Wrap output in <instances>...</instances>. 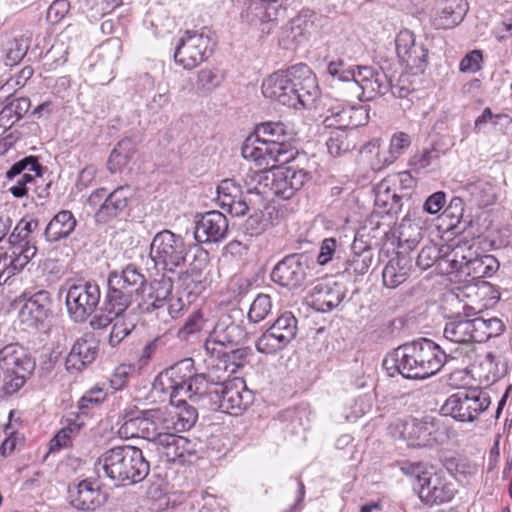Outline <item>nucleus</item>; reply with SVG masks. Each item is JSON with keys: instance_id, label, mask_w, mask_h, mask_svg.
<instances>
[{"instance_id": "obj_45", "label": "nucleus", "mask_w": 512, "mask_h": 512, "mask_svg": "<svg viewBox=\"0 0 512 512\" xmlns=\"http://www.w3.org/2000/svg\"><path fill=\"white\" fill-rule=\"evenodd\" d=\"M29 263L26 258L11 250L0 253V286L6 284L10 278L21 272Z\"/></svg>"}, {"instance_id": "obj_10", "label": "nucleus", "mask_w": 512, "mask_h": 512, "mask_svg": "<svg viewBox=\"0 0 512 512\" xmlns=\"http://www.w3.org/2000/svg\"><path fill=\"white\" fill-rule=\"evenodd\" d=\"M214 46L215 42L209 31L186 30L176 44L175 62L185 69H193L208 59Z\"/></svg>"}, {"instance_id": "obj_3", "label": "nucleus", "mask_w": 512, "mask_h": 512, "mask_svg": "<svg viewBox=\"0 0 512 512\" xmlns=\"http://www.w3.org/2000/svg\"><path fill=\"white\" fill-rule=\"evenodd\" d=\"M459 352V348L441 347L422 338L388 353L383 359V368L391 377L400 374L407 379H426L436 374L449 359H458Z\"/></svg>"}, {"instance_id": "obj_44", "label": "nucleus", "mask_w": 512, "mask_h": 512, "mask_svg": "<svg viewBox=\"0 0 512 512\" xmlns=\"http://www.w3.org/2000/svg\"><path fill=\"white\" fill-rule=\"evenodd\" d=\"M108 275L115 278V282H121L137 293L146 286L145 276L133 264H128L121 269L111 270Z\"/></svg>"}, {"instance_id": "obj_21", "label": "nucleus", "mask_w": 512, "mask_h": 512, "mask_svg": "<svg viewBox=\"0 0 512 512\" xmlns=\"http://www.w3.org/2000/svg\"><path fill=\"white\" fill-rule=\"evenodd\" d=\"M292 77L295 78V93L292 108H307L311 106L318 97V86L316 77L308 65L304 63L291 67Z\"/></svg>"}, {"instance_id": "obj_47", "label": "nucleus", "mask_w": 512, "mask_h": 512, "mask_svg": "<svg viewBox=\"0 0 512 512\" xmlns=\"http://www.w3.org/2000/svg\"><path fill=\"white\" fill-rule=\"evenodd\" d=\"M144 410L137 413H126L118 429L121 438L130 439L139 437L145 439Z\"/></svg>"}, {"instance_id": "obj_4", "label": "nucleus", "mask_w": 512, "mask_h": 512, "mask_svg": "<svg viewBox=\"0 0 512 512\" xmlns=\"http://www.w3.org/2000/svg\"><path fill=\"white\" fill-rule=\"evenodd\" d=\"M295 132L283 122H266L256 126L254 134L244 141L241 154L260 167L268 170L270 161L286 163L294 158L292 141Z\"/></svg>"}, {"instance_id": "obj_14", "label": "nucleus", "mask_w": 512, "mask_h": 512, "mask_svg": "<svg viewBox=\"0 0 512 512\" xmlns=\"http://www.w3.org/2000/svg\"><path fill=\"white\" fill-rule=\"evenodd\" d=\"M253 401L252 391L246 387L241 378H226L211 390V402L222 412L239 415Z\"/></svg>"}, {"instance_id": "obj_20", "label": "nucleus", "mask_w": 512, "mask_h": 512, "mask_svg": "<svg viewBox=\"0 0 512 512\" xmlns=\"http://www.w3.org/2000/svg\"><path fill=\"white\" fill-rule=\"evenodd\" d=\"M39 230V221L33 216L23 217L8 234L10 250L30 261L37 253L36 234Z\"/></svg>"}, {"instance_id": "obj_13", "label": "nucleus", "mask_w": 512, "mask_h": 512, "mask_svg": "<svg viewBox=\"0 0 512 512\" xmlns=\"http://www.w3.org/2000/svg\"><path fill=\"white\" fill-rule=\"evenodd\" d=\"M240 334L239 326L229 319L219 320L204 343V349L212 362L225 361V365H228L230 360L236 359L241 354L236 348ZM232 364H229V368Z\"/></svg>"}, {"instance_id": "obj_24", "label": "nucleus", "mask_w": 512, "mask_h": 512, "mask_svg": "<svg viewBox=\"0 0 512 512\" xmlns=\"http://www.w3.org/2000/svg\"><path fill=\"white\" fill-rule=\"evenodd\" d=\"M145 440L157 446L172 433H177L172 413L168 409L144 410Z\"/></svg>"}, {"instance_id": "obj_53", "label": "nucleus", "mask_w": 512, "mask_h": 512, "mask_svg": "<svg viewBox=\"0 0 512 512\" xmlns=\"http://www.w3.org/2000/svg\"><path fill=\"white\" fill-rule=\"evenodd\" d=\"M272 310V299L268 294H258L250 305L248 319L253 323L264 320Z\"/></svg>"}, {"instance_id": "obj_18", "label": "nucleus", "mask_w": 512, "mask_h": 512, "mask_svg": "<svg viewBox=\"0 0 512 512\" xmlns=\"http://www.w3.org/2000/svg\"><path fill=\"white\" fill-rule=\"evenodd\" d=\"M396 53L400 62L413 74L422 73L425 70L428 57V49L417 43L414 34L410 30H402L396 40Z\"/></svg>"}, {"instance_id": "obj_39", "label": "nucleus", "mask_w": 512, "mask_h": 512, "mask_svg": "<svg viewBox=\"0 0 512 512\" xmlns=\"http://www.w3.org/2000/svg\"><path fill=\"white\" fill-rule=\"evenodd\" d=\"M76 225L77 220L72 212L61 210L48 222L43 235L48 242H58L68 238Z\"/></svg>"}, {"instance_id": "obj_8", "label": "nucleus", "mask_w": 512, "mask_h": 512, "mask_svg": "<svg viewBox=\"0 0 512 512\" xmlns=\"http://www.w3.org/2000/svg\"><path fill=\"white\" fill-rule=\"evenodd\" d=\"M389 430L393 437L403 439L414 448L433 447L449 440L448 427L441 417L432 415L397 420Z\"/></svg>"}, {"instance_id": "obj_16", "label": "nucleus", "mask_w": 512, "mask_h": 512, "mask_svg": "<svg viewBox=\"0 0 512 512\" xmlns=\"http://www.w3.org/2000/svg\"><path fill=\"white\" fill-rule=\"evenodd\" d=\"M286 2L287 0H253L243 16L262 33L270 34L277 25L278 18L284 15Z\"/></svg>"}, {"instance_id": "obj_64", "label": "nucleus", "mask_w": 512, "mask_h": 512, "mask_svg": "<svg viewBox=\"0 0 512 512\" xmlns=\"http://www.w3.org/2000/svg\"><path fill=\"white\" fill-rule=\"evenodd\" d=\"M337 248V240L334 238H326L320 245V252L317 256V262L320 265H325L332 260Z\"/></svg>"}, {"instance_id": "obj_12", "label": "nucleus", "mask_w": 512, "mask_h": 512, "mask_svg": "<svg viewBox=\"0 0 512 512\" xmlns=\"http://www.w3.org/2000/svg\"><path fill=\"white\" fill-rule=\"evenodd\" d=\"M65 303L70 318L75 322H84L99 305L101 292L95 282L68 281L65 286Z\"/></svg>"}, {"instance_id": "obj_29", "label": "nucleus", "mask_w": 512, "mask_h": 512, "mask_svg": "<svg viewBox=\"0 0 512 512\" xmlns=\"http://www.w3.org/2000/svg\"><path fill=\"white\" fill-rule=\"evenodd\" d=\"M69 499L78 510L92 511L106 501V495L95 482L83 480L69 488Z\"/></svg>"}, {"instance_id": "obj_59", "label": "nucleus", "mask_w": 512, "mask_h": 512, "mask_svg": "<svg viewBox=\"0 0 512 512\" xmlns=\"http://www.w3.org/2000/svg\"><path fill=\"white\" fill-rule=\"evenodd\" d=\"M486 262H495V258L491 255L479 256L475 251V256L472 257L467 265L468 272H463V274L472 275L473 277L489 276V271H484V264Z\"/></svg>"}, {"instance_id": "obj_57", "label": "nucleus", "mask_w": 512, "mask_h": 512, "mask_svg": "<svg viewBox=\"0 0 512 512\" xmlns=\"http://www.w3.org/2000/svg\"><path fill=\"white\" fill-rule=\"evenodd\" d=\"M356 71L357 68L348 67L342 59L331 61L327 67V72L330 76L343 82L352 81Z\"/></svg>"}, {"instance_id": "obj_55", "label": "nucleus", "mask_w": 512, "mask_h": 512, "mask_svg": "<svg viewBox=\"0 0 512 512\" xmlns=\"http://www.w3.org/2000/svg\"><path fill=\"white\" fill-rule=\"evenodd\" d=\"M2 390L6 395L17 392L26 382L31 373H22L15 370L2 371Z\"/></svg>"}, {"instance_id": "obj_33", "label": "nucleus", "mask_w": 512, "mask_h": 512, "mask_svg": "<svg viewBox=\"0 0 512 512\" xmlns=\"http://www.w3.org/2000/svg\"><path fill=\"white\" fill-rule=\"evenodd\" d=\"M132 195L133 191L129 186H119L107 194L106 199L95 212L96 221L106 223L119 215L127 207Z\"/></svg>"}, {"instance_id": "obj_27", "label": "nucleus", "mask_w": 512, "mask_h": 512, "mask_svg": "<svg viewBox=\"0 0 512 512\" xmlns=\"http://www.w3.org/2000/svg\"><path fill=\"white\" fill-rule=\"evenodd\" d=\"M155 450L160 458L167 462L185 463L189 462L196 453V445L186 437L172 433L155 446Z\"/></svg>"}, {"instance_id": "obj_56", "label": "nucleus", "mask_w": 512, "mask_h": 512, "mask_svg": "<svg viewBox=\"0 0 512 512\" xmlns=\"http://www.w3.org/2000/svg\"><path fill=\"white\" fill-rule=\"evenodd\" d=\"M491 122L494 126L503 125L506 130H512V118L506 114H493L489 107L485 108L475 120V130H480L482 125Z\"/></svg>"}, {"instance_id": "obj_46", "label": "nucleus", "mask_w": 512, "mask_h": 512, "mask_svg": "<svg viewBox=\"0 0 512 512\" xmlns=\"http://www.w3.org/2000/svg\"><path fill=\"white\" fill-rule=\"evenodd\" d=\"M474 256L475 250L472 246L463 243L456 245L446 253L444 261L449 263L451 271L463 274V272H468L467 265Z\"/></svg>"}, {"instance_id": "obj_48", "label": "nucleus", "mask_w": 512, "mask_h": 512, "mask_svg": "<svg viewBox=\"0 0 512 512\" xmlns=\"http://www.w3.org/2000/svg\"><path fill=\"white\" fill-rule=\"evenodd\" d=\"M353 254L347 262L346 271L357 275H364L368 272L373 262V252L368 246L358 247L356 242L352 245Z\"/></svg>"}, {"instance_id": "obj_51", "label": "nucleus", "mask_w": 512, "mask_h": 512, "mask_svg": "<svg viewBox=\"0 0 512 512\" xmlns=\"http://www.w3.org/2000/svg\"><path fill=\"white\" fill-rule=\"evenodd\" d=\"M30 39L24 35L14 38L6 44L3 60L6 66L17 65L27 54Z\"/></svg>"}, {"instance_id": "obj_6", "label": "nucleus", "mask_w": 512, "mask_h": 512, "mask_svg": "<svg viewBox=\"0 0 512 512\" xmlns=\"http://www.w3.org/2000/svg\"><path fill=\"white\" fill-rule=\"evenodd\" d=\"M98 464L109 479L123 485L141 482L150 470L142 450L128 445L108 449L98 458Z\"/></svg>"}, {"instance_id": "obj_38", "label": "nucleus", "mask_w": 512, "mask_h": 512, "mask_svg": "<svg viewBox=\"0 0 512 512\" xmlns=\"http://www.w3.org/2000/svg\"><path fill=\"white\" fill-rule=\"evenodd\" d=\"M412 263L409 257L397 254L385 265L382 272L383 285L394 289L404 283L411 272Z\"/></svg>"}, {"instance_id": "obj_49", "label": "nucleus", "mask_w": 512, "mask_h": 512, "mask_svg": "<svg viewBox=\"0 0 512 512\" xmlns=\"http://www.w3.org/2000/svg\"><path fill=\"white\" fill-rule=\"evenodd\" d=\"M122 45L118 38H111L102 43L97 50L98 61L96 67H107L110 73L113 72V65L119 60Z\"/></svg>"}, {"instance_id": "obj_40", "label": "nucleus", "mask_w": 512, "mask_h": 512, "mask_svg": "<svg viewBox=\"0 0 512 512\" xmlns=\"http://www.w3.org/2000/svg\"><path fill=\"white\" fill-rule=\"evenodd\" d=\"M464 191L470 196V201L479 208L491 206L498 199V188L488 180L467 183Z\"/></svg>"}, {"instance_id": "obj_30", "label": "nucleus", "mask_w": 512, "mask_h": 512, "mask_svg": "<svg viewBox=\"0 0 512 512\" xmlns=\"http://www.w3.org/2000/svg\"><path fill=\"white\" fill-rule=\"evenodd\" d=\"M51 297L46 290H40L29 297L19 311V318L28 327H36L50 313Z\"/></svg>"}, {"instance_id": "obj_61", "label": "nucleus", "mask_w": 512, "mask_h": 512, "mask_svg": "<svg viewBox=\"0 0 512 512\" xmlns=\"http://www.w3.org/2000/svg\"><path fill=\"white\" fill-rule=\"evenodd\" d=\"M483 54L481 50L467 53L460 62L459 69L463 73H476L481 69Z\"/></svg>"}, {"instance_id": "obj_50", "label": "nucleus", "mask_w": 512, "mask_h": 512, "mask_svg": "<svg viewBox=\"0 0 512 512\" xmlns=\"http://www.w3.org/2000/svg\"><path fill=\"white\" fill-rule=\"evenodd\" d=\"M223 80L224 74L221 71L217 69L204 68L197 74L194 89L198 95L207 96L219 87Z\"/></svg>"}, {"instance_id": "obj_35", "label": "nucleus", "mask_w": 512, "mask_h": 512, "mask_svg": "<svg viewBox=\"0 0 512 512\" xmlns=\"http://www.w3.org/2000/svg\"><path fill=\"white\" fill-rule=\"evenodd\" d=\"M468 11L465 0H441L437 6L433 25L437 29H450L462 22Z\"/></svg>"}, {"instance_id": "obj_2", "label": "nucleus", "mask_w": 512, "mask_h": 512, "mask_svg": "<svg viewBox=\"0 0 512 512\" xmlns=\"http://www.w3.org/2000/svg\"><path fill=\"white\" fill-rule=\"evenodd\" d=\"M207 374H193L192 359H184L163 370L155 379V391L168 395L170 403L183 401V396L192 402L207 396L211 401V390L216 383L229 378L236 371V365H225V361L212 362Z\"/></svg>"}, {"instance_id": "obj_22", "label": "nucleus", "mask_w": 512, "mask_h": 512, "mask_svg": "<svg viewBox=\"0 0 512 512\" xmlns=\"http://www.w3.org/2000/svg\"><path fill=\"white\" fill-rule=\"evenodd\" d=\"M295 78L291 67L286 71H278L268 76L262 83V93L278 103L292 107L295 93Z\"/></svg>"}, {"instance_id": "obj_62", "label": "nucleus", "mask_w": 512, "mask_h": 512, "mask_svg": "<svg viewBox=\"0 0 512 512\" xmlns=\"http://www.w3.org/2000/svg\"><path fill=\"white\" fill-rule=\"evenodd\" d=\"M133 327L132 323H127L123 319L117 318L110 333L109 343L112 346L119 344L131 332Z\"/></svg>"}, {"instance_id": "obj_7", "label": "nucleus", "mask_w": 512, "mask_h": 512, "mask_svg": "<svg viewBox=\"0 0 512 512\" xmlns=\"http://www.w3.org/2000/svg\"><path fill=\"white\" fill-rule=\"evenodd\" d=\"M503 329V322L496 317L468 319L457 314L454 317H449V321L445 324L443 330L445 341L440 346H446L453 350L459 348V358L463 355V345L472 342H486L490 338L500 335Z\"/></svg>"}, {"instance_id": "obj_43", "label": "nucleus", "mask_w": 512, "mask_h": 512, "mask_svg": "<svg viewBox=\"0 0 512 512\" xmlns=\"http://www.w3.org/2000/svg\"><path fill=\"white\" fill-rule=\"evenodd\" d=\"M174 410H170L177 433L189 430L194 426L198 418L196 409L187 403L186 397L179 403H171Z\"/></svg>"}, {"instance_id": "obj_31", "label": "nucleus", "mask_w": 512, "mask_h": 512, "mask_svg": "<svg viewBox=\"0 0 512 512\" xmlns=\"http://www.w3.org/2000/svg\"><path fill=\"white\" fill-rule=\"evenodd\" d=\"M419 487V497L428 504H441L449 502L454 497V488L443 477L438 474L422 476Z\"/></svg>"}, {"instance_id": "obj_54", "label": "nucleus", "mask_w": 512, "mask_h": 512, "mask_svg": "<svg viewBox=\"0 0 512 512\" xmlns=\"http://www.w3.org/2000/svg\"><path fill=\"white\" fill-rule=\"evenodd\" d=\"M81 425L71 422L63 427L50 441V452H56L71 445L72 439L79 433Z\"/></svg>"}, {"instance_id": "obj_5", "label": "nucleus", "mask_w": 512, "mask_h": 512, "mask_svg": "<svg viewBox=\"0 0 512 512\" xmlns=\"http://www.w3.org/2000/svg\"><path fill=\"white\" fill-rule=\"evenodd\" d=\"M369 120L367 106H346L337 102L327 108L322 124L325 129H331L326 146L330 155L339 157L355 144L349 139L348 129L365 125Z\"/></svg>"}, {"instance_id": "obj_41", "label": "nucleus", "mask_w": 512, "mask_h": 512, "mask_svg": "<svg viewBox=\"0 0 512 512\" xmlns=\"http://www.w3.org/2000/svg\"><path fill=\"white\" fill-rule=\"evenodd\" d=\"M136 153L135 145L131 139H123L112 150L108 159V169L111 173L122 171L128 166Z\"/></svg>"}, {"instance_id": "obj_52", "label": "nucleus", "mask_w": 512, "mask_h": 512, "mask_svg": "<svg viewBox=\"0 0 512 512\" xmlns=\"http://www.w3.org/2000/svg\"><path fill=\"white\" fill-rule=\"evenodd\" d=\"M440 158V152L435 147L425 148L416 152L409 160V166L416 172H421L436 165Z\"/></svg>"}, {"instance_id": "obj_60", "label": "nucleus", "mask_w": 512, "mask_h": 512, "mask_svg": "<svg viewBox=\"0 0 512 512\" xmlns=\"http://www.w3.org/2000/svg\"><path fill=\"white\" fill-rule=\"evenodd\" d=\"M70 9L67 0H55L49 6L46 14L47 21L51 24H57L64 19Z\"/></svg>"}, {"instance_id": "obj_37", "label": "nucleus", "mask_w": 512, "mask_h": 512, "mask_svg": "<svg viewBox=\"0 0 512 512\" xmlns=\"http://www.w3.org/2000/svg\"><path fill=\"white\" fill-rule=\"evenodd\" d=\"M0 368L2 371L15 370L31 373L34 369V362L21 345L11 343L0 350Z\"/></svg>"}, {"instance_id": "obj_25", "label": "nucleus", "mask_w": 512, "mask_h": 512, "mask_svg": "<svg viewBox=\"0 0 512 512\" xmlns=\"http://www.w3.org/2000/svg\"><path fill=\"white\" fill-rule=\"evenodd\" d=\"M228 220L219 211H209L196 222L194 235L199 243H218L225 239Z\"/></svg>"}, {"instance_id": "obj_23", "label": "nucleus", "mask_w": 512, "mask_h": 512, "mask_svg": "<svg viewBox=\"0 0 512 512\" xmlns=\"http://www.w3.org/2000/svg\"><path fill=\"white\" fill-rule=\"evenodd\" d=\"M352 82L361 90L358 95L360 100H371L377 95H384L390 87L385 73L369 66H358Z\"/></svg>"}, {"instance_id": "obj_26", "label": "nucleus", "mask_w": 512, "mask_h": 512, "mask_svg": "<svg viewBox=\"0 0 512 512\" xmlns=\"http://www.w3.org/2000/svg\"><path fill=\"white\" fill-rule=\"evenodd\" d=\"M411 145V137L409 134L399 131L392 135L389 144V151L387 155H380L379 139H373L365 144L362 149V154H372L376 152L378 160L372 164L374 170H381L384 167L394 163L398 157Z\"/></svg>"}, {"instance_id": "obj_28", "label": "nucleus", "mask_w": 512, "mask_h": 512, "mask_svg": "<svg viewBox=\"0 0 512 512\" xmlns=\"http://www.w3.org/2000/svg\"><path fill=\"white\" fill-rule=\"evenodd\" d=\"M344 296L342 285L332 280L317 282L310 292L311 304L320 312H328L338 307Z\"/></svg>"}, {"instance_id": "obj_34", "label": "nucleus", "mask_w": 512, "mask_h": 512, "mask_svg": "<svg viewBox=\"0 0 512 512\" xmlns=\"http://www.w3.org/2000/svg\"><path fill=\"white\" fill-rule=\"evenodd\" d=\"M98 345L93 336L78 338L66 357L67 370L80 371L92 363L97 355Z\"/></svg>"}, {"instance_id": "obj_32", "label": "nucleus", "mask_w": 512, "mask_h": 512, "mask_svg": "<svg viewBox=\"0 0 512 512\" xmlns=\"http://www.w3.org/2000/svg\"><path fill=\"white\" fill-rule=\"evenodd\" d=\"M115 281V278L108 275L105 304L108 314L118 317L127 310L139 293Z\"/></svg>"}, {"instance_id": "obj_58", "label": "nucleus", "mask_w": 512, "mask_h": 512, "mask_svg": "<svg viewBox=\"0 0 512 512\" xmlns=\"http://www.w3.org/2000/svg\"><path fill=\"white\" fill-rule=\"evenodd\" d=\"M4 432L7 437L0 446V455L6 457L10 455L16 449V447L23 442V436L16 430H11V424H6L4 426Z\"/></svg>"}, {"instance_id": "obj_19", "label": "nucleus", "mask_w": 512, "mask_h": 512, "mask_svg": "<svg viewBox=\"0 0 512 512\" xmlns=\"http://www.w3.org/2000/svg\"><path fill=\"white\" fill-rule=\"evenodd\" d=\"M42 176V166L35 156L25 157L15 162L6 172V177L14 183L9 191L16 198L26 196L36 178Z\"/></svg>"}, {"instance_id": "obj_9", "label": "nucleus", "mask_w": 512, "mask_h": 512, "mask_svg": "<svg viewBox=\"0 0 512 512\" xmlns=\"http://www.w3.org/2000/svg\"><path fill=\"white\" fill-rule=\"evenodd\" d=\"M189 250V245L180 234L164 229L152 239L149 255L157 268L175 272L185 264Z\"/></svg>"}, {"instance_id": "obj_36", "label": "nucleus", "mask_w": 512, "mask_h": 512, "mask_svg": "<svg viewBox=\"0 0 512 512\" xmlns=\"http://www.w3.org/2000/svg\"><path fill=\"white\" fill-rule=\"evenodd\" d=\"M171 280L156 281L149 285L148 289L142 288L144 293L138 307L143 313H151L155 310L164 312L166 302L172 293Z\"/></svg>"}, {"instance_id": "obj_17", "label": "nucleus", "mask_w": 512, "mask_h": 512, "mask_svg": "<svg viewBox=\"0 0 512 512\" xmlns=\"http://www.w3.org/2000/svg\"><path fill=\"white\" fill-rule=\"evenodd\" d=\"M308 260L303 254H291L279 261L271 272V279L282 287L296 289L307 278Z\"/></svg>"}, {"instance_id": "obj_15", "label": "nucleus", "mask_w": 512, "mask_h": 512, "mask_svg": "<svg viewBox=\"0 0 512 512\" xmlns=\"http://www.w3.org/2000/svg\"><path fill=\"white\" fill-rule=\"evenodd\" d=\"M298 320L292 312H284L257 339L255 346L262 354H273L284 349L297 335Z\"/></svg>"}, {"instance_id": "obj_11", "label": "nucleus", "mask_w": 512, "mask_h": 512, "mask_svg": "<svg viewBox=\"0 0 512 512\" xmlns=\"http://www.w3.org/2000/svg\"><path fill=\"white\" fill-rule=\"evenodd\" d=\"M488 393L478 388L458 391L449 396L441 407L445 416L460 422H474L490 405Z\"/></svg>"}, {"instance_id": "obj_42", "label": "nucleus", "mask_w": 512, "mask_h": 512, "mask_svg": "<svg viewBox=\"0 0 512 512\" xmlns=\"http://www.w3.org/2000/svg\"><path fill=\"white\" fill-rule=\"evenodd\" d=\"M317 16L310 10H302L291 21L290 30L292 34V41L300 43L301 38H305L316 32Z\"/></svg>"}, {"instance_id": "obj_63", "label": "nucleus", "mask_w": 512, "mask_h": 512, "mask_svg": "<svg viewBox=\"0 0 512 512\" xmlns=\"http://www.w3.org/2000/svg\"><path fill=\"white\" fill-rule=\"evenodd\" d=\"M203 326V317L200 311H194L186 320L184 326L180 329L179 335L182 338L188 337L201 330Z\"/></svg>"}, {"instance_id": "obj_1", "label": "nucleus", "mask_w": 512, "mask_h": 512, "mask_svg": "<svg viewBox=\"0 0 512 512\" xmlns=\"http://www.w3.org/2000/svg\"><path fill=\"white\" fill-rule=\"evenodd\" d=\"M310 179L309 172L294 166L250 171L245 177V194L234 180L225 179L217 187V200L228 213L240 217L250 208L265 209L271 196L291 199Z\"/></svg>"}]
</instances>
